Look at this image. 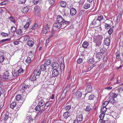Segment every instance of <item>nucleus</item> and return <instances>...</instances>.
Here are the masks:
<instances>
[{
	"instance_id": "obj_1",
	"label": "nucleus",
	"mask_w": 123,
	"mask_h": 123,
	"mask_svg": "<svg viewBox=\"0 0 123 123\" xmlns=\"http://www.w3.org/2000/svg\"><path fill=\"white\" fill-rule=\"evenodd\" d=\"M97 38L96 40L95 41L96 46L99 47L101 45L102 43L101 40L103 39V37L102 36L100 35L97 37Z\"/></svg>"
},
{
	"instance_id": "obj_2",
	"label": "nucleus",
	"mask_w": 123,
	"mask_h": 123,
	"mask_svg": "<svg viewBox=\"0 0 123 123\" xmlns=\"http://www.w3.org/2000/svg\"><path fill=\"white\" fill-rule=\"evenodd\" d=\"M57 29H59L61 27L62 28H64V26L63 25V24L62 23H60L56 21L53 25Z\"/></svg>"
},
{
	"instance_id": "obj_3",
	"label": "nucleus",
	"mask_w": 123,
	"mask_h": 123,
	"mask_svg": "<svg viewBox=\"0 0 123 123\" xmlns=\"http://www.w3.org/2000/svg\"><path fill=\"white\" fill-rule=\"evenodd\" d=\"M73 107L71 105H68V104H67L66 106L64 107V110L66 112H69L70 111H72L73 109Z\"/></svg>"
},
{
	"instance_id": "obj_4",
	"label": "nucleus",
	"mask_w": 123,
	"mask_h": 123,
	"mask_svg": "<svg viewBox=\"0 0 123 123\" xmlns=\"http://www.w3.org/2000/svg\"><path fill=\"white\" fill-rule=\"evenodd\" d=\"M51 66L54 69L58 68L60 67V65L57 62H53L52 63Z\"/></svg>"
},
{
	"instance_id": "obj_5",
	"label": "nucleus",
	"mask_w": 123,
	"mask_h": 123,
	"mask_svg": "<svg viewBox=\"0 0 123 123\" xmlns=\"http://www.w3.org/2000/svg\"><path fill=\"white\" fill-rule=\"evenodd\" d=\"M102 55L103 54L101 53H96V54L95 53L93 56V57L98 59V60L97 61H99V59L102 57Z\"/></svg>"
},
{
	"instance_id": "obj_6",
	"label": "nucleus",
	"mask_w": 123,
	"mask_h": 123,
	"mask_svg": "<svg viewBox=\"0 0 123 123\" xmlns=\"http://www.w3.org/2000/svg\"><path fill=\"white\" fill-rule=\"evenodd\" d=\"M9 73L8 72L5 71L2 77L5 80H7L10 78Z\"/></svg>"
},
{
	"instance_id": "obj_7",
	"label": "nucleus",
	"mask_w": 123,
	"mask_h": 123,
	"mask_svg": "<svg viewBox=\"0 0 123 123\" xmlns=\"http://www.w3.org/2000/svg\"><path fill=\"white\" fill-rule=\"evenodd\" d=\"M29 85H28L26 83V82H25L24 84L22 85V87L21 89V91L23 90V91L22 92L25 91V90L28 88L29 87Z\"/></svg>"
},
{
	"instance_id": "obj_8",
	"label": "nucleus",
	"mask_w": 123,
	"mask_h": 123,
	"mask_svg": "<svg viewBox=\"0 0 123 123\" xmlns=\"http://www.w3.org/2000/svg\"><path fill=\"white\" fill-rule=\"evenodd\" d=\"M59 74V71L56 69H54L52 71V75L53 77H57Z\"/></svg>"
},
{
	"instance_id": "obj_9",
	"label": "nucleus",
	"mask_w": 123,
	"mask_h": 123,
	"mask_svg": "<svg viewBox=\"0 0 123 123\" xmlns=\"http://www.w3.org/2000/svg\"><path fill=\"white\" fill-rule=\"evenodd\" d=\"M50 27L49 25L46 24L44 27L43 29V33L46 34L49 30Z\"/></svg>"
},
{
	"instance_id": "obj_10",
	"label": "nucleus",
	"mask_w": 123,
	"mask_h": 123,
	"mask_svg": "<svg viewBox=\"0 0 123 123\" xmlns=\"http://www.w3.org/2000/svg\"><path fill=\"white\" fill-rule=\"evenodd\" d=\"M64 19L60 15H58L56 19V21L60 23H63Z\"/></svg>"
},
{
	"instance_id": "obj_11",
	"label": "nucleus",
	"mask_w": 123,
	"mask_h": 123,
	"mask_svg": "<svg viewBox=\"0 0 123 123\" xmlns=\"http://www.w3.org/2000/svg\"><path fill=\"white\" fill-rule=\"evenodd\" d=\"M40 73L41 71L39 69H36L34 70L33 73L32 74L35 76H36L38 77V76L40 75Z\"/></svg>"
},
{
	"instance_id": "obj_12",
	"label": "nucleus",
	"mask_w": 123,
	"mask_h": 123,
	"mask_svg": "<svg viewBox=\"0 0 123 123\" xmlns=\"http://www.w3.org/2000/svg\"><path fill=\"white\" fill-rule=\"evenodd\" d=\"M92 24L93 25L98 26L99 25L100 23V21H99L98 20L95 19L93 20Z\"/></svg>"
},
{
	"instance_id": "obj_13",
	"label": "nucleus",
	"mask_w": 123,
	"mask_h": 123,
	"mask_svg": "<svg viewBox=\"0 0 123 123\" xmlns=\"http://www.w3.org/2000/svg\"><path fill=\"white\" fill-rule=\"evenodd\" d=\"M89 93H86L85 94V97L86 96H88L89 95L88 97L89 100H93L95 97V96L93 94H90Z\"/></svg>"
},
{
	"instance_id": "obj_14",
	"label": "nucleus",
	"mask_w": 123,
	"mask_h": 123,
	"mask_svg": "<svg viewBox=\"0 0 123 123\" xmlns=\"http://www.w3.org/2000/svg\"><path fill=\"white\" fill-rule=\"evenodd\" d=\"M110 39L109 37L105 38L104 40V44L107 46H108L110 44Z\"/></svg>"
},
{
	"instance_id": "obj_15",
	"label": "nucleus",
	"mask_w": 123,
	"mask_h": 123,
	"mask_svg": "<svg viewBox=\"0 0 123 123\" xmlns=\"http://www.w3.org/2000/svg\"><path fill=\"white\" fill-rule=\"evenodd\" d=\"M76 10L74 8H72L70 10V14L71 15H75L77 13Z\"/></svg>"
},
{
	"instance_id": "obj_16",
	"label": "nucleus",
	"mask_w": 123,
	"mask_h": 123,
	"mask_svg": "<svg viewBox=\"0 0 123 123\" xmlns=\"http://www.w3.org/2000/svg\"><path fill=\"white\" fill-rule=\"evenodd\" d=\"M76 119H77V120L79 121L80 122L82 121L83 118L82 115L80 114L78 115L76 117Z\"/></svg>"
},
{
	"instance_id": "obj_17",
	"label": "nucleus",
	"mask_w": 123,
	"mask_h": 123,
	"mask_svg": "<svg viewBox=\"0 0 123 123\" xmlns=\"http://www.w3.org/2000/svg\"><path fill=\"white\" fill-rule=\"evenodd\" d=\"M37 78L38 77L36 76H35L32 73L30 76V80L31 81H34L36 80Z\"/></svg>"
},
{
	"instance_id": "obj_18",
	"label": "nucleus",
	"mask_w": 123,
	"mask_h": 123,
	"mask_svg": "<svg viewBox=\"0 0 123 123\" xmlns=\"http://www.w3.org/2000/svg\"><path fill=\"white\" fill-rule=\"evenodd\" d=\"M34 12L37 14H39L40 13V7L38 6H36L34 8Z\"/></svg>"
},
{
	"instance_id": "obj_19",
	"label": "nucleus",
	"mask_w": 123,
	"mask_h": 123,
	"mask_svg": "<svg viewBox=\"0 0 123 123\" xmlns=\"http://www.w3.org/2000/svg\"><path fill=\"white\" fill-rule=\"evenodd\" d=\"M110 98H114L116 97L118 95V94L117 93H110Z\"/></svg>"
},
{
	"instance_id": "obj_20",
	"label": "nucleus",
	"mask_w": 123,
	"mask_h": 123,
	"mask_svg": "<svg viewBox=\"0 0 123 123\" xmlns=\"http://www.w3.org/2000/svg\"><path fill=\"white\" fill-rule=\"evenodd\" d=\"M70 111L69 112H66L64 113L63 115V117L65 119H67L70 115Z\"/></svg>"
},
{
	"instance_id": "obj_21",
	"label": "nucleus",
	"mask_w": 123,
	"mask_h": 123,
	"mask_svg": "<svg viewBox=\"0 0 123 123\" xmlns=\"http://www.w3.org/2000/svg\"><path fill=\"white\" fill-rule=\"evenodd\" d=\"M9 113L7 112L5 113L4 114V120L6 121L8 119H10V118L9 115Z\"/></svg>"
},
{
	"instance_id": "obj_22",
	"label": "nucleus",
	"mask_w": 123,
	"mask_h": 123,
	"mask_svg": "<svg viewBox=\"0 0 123 123\" xmlns=\"http://www.w3.org/2000/svg\"><path fill=\"white\" fill-rule=\"evenodd\" d=\"M92 90V87L91 85L88 86H87L86 88V92H88V93L91 91Z\"/></svg>"
},
{
	"instance_id": "obj_23",
	"label": "nucleus",
	"mask_w": 123,
	"mask_h": 123,
	"mask_svg": "<svg viewBox=\"0 0 123 123\" xmlns=\"http://www.w3.org/2000/svg\"><path fill=\"white\" fill-rule=\"evenodd\" d=\"M34 42L32 40H28L27 41L28 45L30 47H32L34 44Z\"/></svg>"
},
{
	"instance_id": "obj_24",
	"label": "nucleus",
	"mask_w": 123,
	"mask_h": 123,
	"mask_svg": "<svg viewBox=\"0 0 123 123\" xmlns=\"http://www.w3.org/2000/svg\"><path fill=\"white\" fill-rule=\"evenodd\" d=\"M45 104V102L42 98H41L40 100H39L38 105L41 107H43Z\"/></svg>"
},
{
	"instance_id": "obj_25",
	"label": "nucleus",
	"mask_w": 123,
	"mask_h": 123,
	"mask_svg": "<svg viewBox=\"0 0 123 123\" xmlns=\"http://www.w3.org/2000/svg\"><path fill=\"white\" fill-rule=\"evenodd\" d=\"M29 8L27 7H23L21 10L22 13H26L29 10Z\"/></svg>"
},
{
	"instance_id": "obj_26",
	"label": "nucleus",
	"mask_w": 123,
	"mask_h": 123,
	"mask_svg": "<svg viewBox=\"0 0 123 123\" xmlns=\"http://www.w3.org/2000/svg\"><path fill=\"white\" fill-rule=\"evenodd\" d=\"M111 114L114 118L115 119H117L119 117V115L118 114L114 112H112Z\"/></svg>"
},
{
	"instance_id": "obj_27",
	"label": "nucleus",
	"mask_w": 123,
	"mask_h": 123,
	"mask_svg": "<svg viewBox=\"0 0 123 123\" xmlns=\"http://www.w3.org/2000/svg\"><path fill=\"white\" fill-rule=\"evenodd\" d=\"M82 93L79 91H77L75 93V96L77 98H79L82 96Z\"/></svg>"
},
{
	"instance_id": "obj_28",
	"label": "nucleus",
	"mask_w": 123,
	"mask_h": 123,
	"mask_svg": "<svg viewBox=\"0 0 123 123\" xmlns=\"http://www.w3.org/2000/svg\"><path fill=\"white\" fill-rule=\"evenodd\" d=\"M42 109H43V107H41L38 105L36 106L35 108V110L36 111H39Z\"/></svg>"
},
{
	"instance_id": "obj_29",
	"label": "nucleus",
	"mask_w": 123,
	"mask_h": 123,
	"mask_svg": "<svg viewBox=\"0 0 123 123\" xmlns=\"http://www.w3.org/2000/svg\"><path fill=\"white\" fill-rule=\"evenodd\" d=\"M70 23V21H67L64 19L62 24H63V25L64 26V28L67 25H69Z\"/></svg>"
},
{
	"instance_id": "obj_30",
	"label": "nucleus",
	"mask_w": 123,
	"mask_h": 123,
	"mask_svg": "<svg viewBox=\"0 0 123 123\" xmlns=\"http://www.w3.org/2000/svg\"><path fill=\"white\" fill-rule=\"evenodd\" d=\"M104 115V113H102L99 115V117L100 119L99 120V121H101V120L103 121H107H107L104 120H103Z\"/></svg>"
},
{
	"instance_id": "obj_31",
	"label": "nucleus",
	"mask_w": 123,
	"mask_h": 123,
	"mask_svg": "<svg viewBox=\"0 0 123 123\" xmlns=\"http://www.w3.org/2000/svg\"><path fill=\"white\" fill-rule=\"evenodd\" d=\"M88 46V43L86 41L84 42L82 45V46L84 48H87Z\"/></svg>"
},
{
	"instance_id": "obj_32",
	"label": "nucleus",
	"mask_w": 123,
	"mask_h": 123,
	"mask_svg": "<svg viewBox=\"0 0 123 123\" xmlns=\"http://www.w3.org/2000/svg\"><path fill=\"white\" fill-rule=\"evenodd\" d=\"M46 66L45 64L41 65L40 67L41 70L42 71L45 70L46 68Z\"/></svg>"
},
{
	"instance_id": "obj_33",
	"label": "nucleus",
	"mask_w": 123,
	"mask_h": 123,
	"mask_svg": "<svg viewBox=\"0 0 123 123\" xmlns=\"http://www.w3.org/2000/svg\"><path fill=\"white\" fill-rule=\"evenodd\" d=\"M24 70L22 68H20L18 70L17 72L18 74H22L24 73Z\"/></svg>"
},
{
	"instance_id": "obj_34",
	"label": "nucleus",
	"mask_w": 123,
	"mask_h": 123,
	"mask_svg": "<svg viewBox=\"0 0 123 123\" xmlns=\"http://www.w3.org/2000/svg\"><path fill=\"white\" fill-rule=\"evenodd\" d=\"M107 110V108L106 107H102L101 109L102 113H104Z\"/></svg>"
},
{
	"instance_id": "obj_35",
	"label": "nucleus",
	"mask_w": 123,
	"mask_h": 123,
	"mask_svg": "<svg viewBox=\"0 0 123 123\" xmlns=\"http://www.w3.org/2000/svg\"><path fill=\"white\" fill-rule=\"evenodd\" d=\"M9 18L10 20L12 22L15 23L16 22V20L12 16H11L10 17H9Z\"/></svg>"
},
{
	"instance_id": "obj_36",
	"label": "nucleus",
	"mask_w": 123,
	"mask_h": 123,
	"mask_svg": "<svg viewBox=\"0 0 123 123\" xmlns=\"http://www.w3.org/2000/svg\"><path fill=\"white\" fill-rule=\"evenodd\" d=\"M60 5L62 7H65L66 5V2L65 1H62L60 2Z\"/></svg>"
},
{
	"instance_id": "obj_37",
	"label": "nucleus",
	"mask_w": 123,
	"mask_h": 123,
	"mask_svg": "<svg viewBox=\"0 0 123 123\" xmlns=\"http://www.w3.org/2000/svg\"><path fill=\"white\" fill-rule=\"evenodd\" d=\"M51 63V61L49 60H46L44 62V64L46 66H48Z\"/></svg>"
},
{
	"instance_id": "obj_38",
	"label": "nucleus",
	"mask_w": 123,
	"mask_h": 123,
	"mask_svg": "<svg viewBox=\"0 0 123 123\" xmlns=\"http://www.w3.org/2000/svg\"><path fill=\"white\" fill-rule=\"evenodd\" d=\"M92 109V108L91 106L88 105L87 106L85 110L87 111H89Z\"/></svg>"
},
{
	"instance_id": "obj_39",
	"label": "nucleus",
	"mask_w": 123,
	"mask_h": 123,
	"mask_svg": "<svg viewBox=\"0 0 123 123\" xmlns=\"http://www.w3.org/2000/svg\"><path fill=\"white\" fill-rule=\"evenodd\" d=\"M38 25V24L35 23L33 26L31 27V28L33 30L35 29L37 27Z\"/></svg>"
},
{
	"instance_id": "obj_40",
	"label": "nucleus",
	"mask_w": 123,
	"mask_h": 123,
	"mask_svg": "<svg viewBox=\"0 0 123 123\" xmlns=\"http://www.w3.org/2000/svg\"><path fill=\"white\" fill-rule=\"evenodd\" d=\"M16 105V102H14L11 103L10 105V106L11 108L13 109L15 107Z\"/></svg>"
},
{
	"instance_id": "obj_41",
	"label": "nucleus",
	"mask_w": 123,
	"mask_h": 123,
	"mask_svg": "<svg viewBox=\"0 0 123 123\" xmlns=\"http://www.w3.org/2000/svg\"><path fill=\"white\" fill-rule=\"evenodd\" d=\"M114 98H110V97H109V98L108 101L110 103L112 104H113L115 102V101L114 100Z\"/></svg>"
},
{
	"instance_id": "obj_42",
	"label": "nucleus",
	"mask_w": 123,
	"mask_h": 123,
	"mask_svg": "<svg viewBox=\"0 0 123 123\" xmlns=\"http://www.w3.org/2000/svg\"><path fill=\"white\" fill-rule=\"evenodd\" d=\"M39 111L37 113L36 116V117H37L39 115H40L44 111V110L43 109H42L41 110Z\"/></svg>"
},
{
	"instance_id": "obj_43",
	"label": "nucleus",
	"mask_w": 123,
	"mask_h": 123,
	"mask_svg": "<svg viewBox=\"0 0 123 123\" xmlns=\"http://www.w3.org/2000/svg\"><path fill=\"white\" fill-rule=\"evenodd\" d=\"M24 38L25 41H26L27 40H28L30 38V37L27 35L24 36Z\"/></svg>"
},
{
	"instance_id": "obj_44",
	"label": "nucleus",
	"mask_w": 123,
	"mask_h": 123,
	"mask_svg": "<svg viewBox=\"0 0 123 123\" xmlns=\"http://www.w3.org/2000/svg\"><path fill=\"white\" fill-rule=\"evenodd\" d=\"M94 58H92L90 59L88 61V63L90 64H92L94 62Z\"/></svg>"
},
{
	"instance_id": "obj_45",
	"label": "nucleus",
	"mask_w": 123,
	"mask_h": 123,
	"mask_svg": "<svg viewBox=\"0 0 123 123\" xmlns=\"http://www.w3.org/2000/svg\"><path fill=\"white\" fill-rule=\"evenodd\" d=\"M5 59V58L3 55H0V62H2Z\"/></svg>"
},
{
	"instance_id": "obj_46",
	"label": "nucleus",
	"mask_w": 123,
	"mask_h": 123,
	"mask_svg": "<svg viewBox=\"0 0 123 123\" xmlns=\"http://www.w3.org/2000/svg\"><path fill=\"white\" fill-rule=\"evenodd\" d=\"M121 18V14L119 13L117 21V23H118L120 19Z\"/></svg>"
},
{
	"instance_id": "obj_47",
	"label": "nucleus",
	"mask_w": 123,
	"mask_h": 123,
	"mask_svg": "<svg viewBox=\"0 0 123 123\" xmlns=\"http://www.w3.org/2000/svg\"><path fill=\"white\" fill-rule=\"evenodd\" d=\"M90 6V5L88 3H86L84 5V8L85 9H87L89 8Z\"/></svg>"
},
{
	"instance_id": "obj_48",
	"label": "nucleus",
	"mask_w": 123,
	"mask_h": 123,
	"mask_svg": "<svg viewBox=\"0 0 123 123\" xmlns=\"http://www.w3.org/2000/svg\"><path fill=\"white\" fill-rule=\"evenodd\" d=\"M85 11L84 10H81L79 12V15L82 16L84 14Z\"/></svg>"
},
{
	"instance_id": "obj_49",
	"label": "nucleus",
	"mask_w": 123,
	"mask_h": 123,
	"mask_svg": "<svg viewBox=\"0 0 123 123\" xmlns=\"http://www.w3.org/2000/svg\"><path fill=\"white\" fill-rule=\"evenodd\" d=\"M109 102L108 101H106L104 102L102 104V107H106V106L109 104Z\"/></svg>"
},
{
	"instance_id": "obj_50",
	"label": "nucleus",
	"mask_w": 123,
	"mask_h": 123,
	"mask_svg": "<svg viewBox=\"0 0 123 123\" xmlns=\"http://www.w3.org/2000/svg\"><path fill=\"white\" fill-rule=\"evenodd\" d=\"M21 96L20 94H18L17 95L16 97V99L17 100H19L21 98Z\"/></svg>"
},
{
	"instance_id": "obj_51",
	"label": "nucleus",
	"mask_w": 123,
	"mask_h": 123,
	"mask_svg": "<svg viewBox=\"0 0 123 123\" xmlns=\"http://www.w3.org/2000/svg\"><path fill=\"white\" fill-rule=\"evenodd\" d=\"M12 74L14 77H16L18 75V72H15V71H12Z\"/></svg>"
},
{
	"instance_id": "obj_52",
	"label": "nucleus",
	"mask_w": 123,
	"mask_h": 123,
	"mask_svg": "<svg viewBox=\"0 0 123 123\" xmlns=\"http://www.w3.org/2000/svg\"><path fill=\"white\" fill-rule=\"evenodd\" d=\"M30 22H28L26 23L24 27L25 29H27L28 28Z\"/></svg>"
},
{
	"instance_id": "obj_53",
	"label": "nucleus",
	"mask_w": 123,
	"mask_h": 123,
	"mask_svg": "<svg viewBox=\"0 0 123 123\" xmlns=\"http://www.w3.org/2000/svg\"><path fill=\"white\" fill-rule=\"evenodd\" d=\"M104 18V17L102 15H100V16H98V17L97 20L100 21L102 20V19Z\"/></svg>"
},
{
	"instance_id": "obj_54",
	"label": "nucleus",
	"mask_w": 123,
	"mask_h": 123,
	"mask_svg": "<svg viewBox=\"0 0 123 123\" xmlns=\"http://www.w3.org/2000/svg\"><path fill=\"white\" fill-rule=\"evenodd\" d=\"M1 35L3 37H6L8 35V34L4 32H2L1 33Z\"/></svg>"
},
{
	"instance_id": "obj_55",
	"label": "nucleus",
	"mask_w": 123,
	"mask_h": 123,
	"mask_svg": "<svg viewBox=\"0 0 123 123\" xmlns=\"http://www.w3.org/2000/svg\"><path fill=\"white\" fill-rule=\"evenodd\" d=\"M31 61V59L30 57H28L26 60V62L27 63H30Z\"/></svg>"
},
{
	"instance_id": "obj_56",
	"label": "nucleus",
	"mask_w": 123,
	"mask_h": 123,
	"mask_svg": "<svg viewBox=\"0 0 123 123\" xmlns=\"http://www.w3.org/2000/svg\"><path fill=\"white\" fill-rule=\"evenodd\" d=\"M11 30L12 33L14 32L16 30V28L15 27L12 26L11 27Z\"/></svg>"
},
{
	"instance_id": "obj_57",
	"label": "nucleus",
	"mask_w": 123,
	"mask_h": 123,
	"mask_svg": "<svg viewBox=\"0 0 123 123\" xmlns=\"http://www.w3.org/2000/svg\"><path fill=\"white\" fill-rule=\"evenodd\" d=\"M116 58L117 59H120V58H121L120 57V54L118 53L117 52L116 53Z\"/></svg>"
},
{
	"instance_id": "obj_58",
	"label": "nucleus",
	"mask_w": 123,
	"mask_h": 123,
	"mask_svg": "<svg viewBox=\"0 0 123 123\" xmlns=\"http://www.w3.org/2000/svg\"><path fill=\"white\" fill-rule=\"evenodd\" d=\"M7 3V1H5L0 3V6H2L6 4Z\"/></svg>"
},
{
	"instance_id": "obj_59",
	"label": "nucleus",
	"mask_w": 123,
	"mask_h": 123,
	"mask_svg": "<svg viewBox=\"0 0 123 123\" xmlns=\"http://www.w3.org/2000/svg\"><path fill=\"white\" fill-rule=\"evenodd\" d=\"M113 31V29L112 28H110V29L108 31V32L109 35H111Z\"/></svg>"
},
{
	"instance_id": "obj_60",
	"label": "nucleus",
	"mask_w": 123,
	"mask_h": 123,
	"mask_svg": "<svg viewBox=\"0 0 123 123\" xmlns=\"http://www.w3.org/2000/svg\"><path fill=\"white\" fill-rule=\"evenodd\" d=\"M105 28L106 29H109V28H110V25L107 24L105 23Z\"/></svg>"
},
{
	"instance_id": "obj_61",
	"label": "nucleus",
	"mask_w": 123,
	"mask_h": 123,
	"mask_svg": "<svg viewBox=\"0 0 123 123\" xmlns=\"http://www.w3.org/2000/svg\"><path fill=\"white\" fill-rule=\"evenodd\" d=\"M22 32V30L20 29H18V31H17V33L18 34H21Z\"/></svg>"
},
{
	"instance_id": "obj_62",
	"label": "nucleus",
	"mask_w": 123,
	"mask_h": 123,
	"mask_svg": "<svg viewBox=\"0 0 123 123\" xmlns=\"http://www.w3.org/2000/svg\"><path fill=\"white\" fill-rule=\"evenodd\" d=\"M82 59L81 58H79L77 60V63L79 64H80L82 62Z\"/></svg>"
},
{
	"instance_id": "obj_63",
	"label": "nucleus",
	"mask_w": 123,
	"mask_h": 123,
	"mask_svg": "<svg viewBox=\"0 0 123 123\" xmlns=\"http://www.w3.org/2000/svg\"><path fill=\"white\" fill-rule=\"evenodd\" d=\"M34 53L32 51H31L29 53V56H34Z\"/></svg>"
},
{
	"instance_id": "obj_64",
	"label": "nucleus",
	"mask_w": 123,
	"mask_h": 123,
	"mask_svg": "<svg viewBox=\"0 0 123 123\" xmlns=\"http://www.w3.org/2000/svg\"><path fill=\"white\" fill-rule=\"evenodd\" d=\"M55 3L54 0H50L49 1V3L51 5H53Z\"/></svg>"
}]
</instances>
